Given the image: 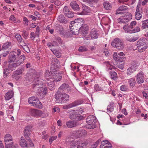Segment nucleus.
Instances as JSON below:
<instances>
[{"mask_svg":"<svg viewBox=\"0 0 148 148\" xmlns=\"http://www.w3.org/2000/svg\"><path fill=\"white\" fill-rule=\"evenodd\" d=\"M15 38L17 39L18 42L21 41L23 40L21 36L19 34H16L15 36Z\"/></svg>","mask_w":148,"mask_h":148,"instance_id":"nucleus-59","label":"nucleus"},{"mask_svg":"<svg viewBox=\"0 0 148 148\" xmlns=\"http://www.w3.org/2000/svg\"><path fill=\"white\" fill-rule=\"evenodd\" d=\"M140 3H138L137 5L135 14V18L137 20H139L142 17V9L140 8Z\"/></svg>","mask_w":148,"mask_h":148,"instance_id":"nucleus-7","label":"nucleus"},{"mask_svg":"<svg viewBox=\"0 0 148 148\" xmlns=\"http://www.w3.org/2000/svg\"><path fill=\"white\" fill-rule=\"evenodd\" d=\"M52 62H53V64L51 67V70H52V69H53V66H55V64L56 65L57 64H58L59 63V61L56 58L53 59L52 60Z\"/></svg>","mask_w":148,"mask_h":148,"instance_id":"nucleus-44","label":"nucleus"},{"mask_svg":"<svg viewBox=\"0 0 148 148\" xmlns=\"http://www.w3.org/2000/svg\"><path fill=\"white\" fill-rule=\"evenodd\" d=\"M126 39L127 40L130 42H134L137 40L138 38L136 37L127 36Z\"/></svg>","mask_w":148,"mask_h":148,"instance_id":"nucleus-43","label":"nucleus"},{"mask_svg":"<svg viewBox=\"0 0 148 148\" xmlns=\"http://www.w3.org/2000/svg\"><path fill=\"white\" fill-rule=\"evenodd\" d=\"M128 9L127 6L124 5L121 6L116 10V14H123L127 11Z\"/></svg>","mask_w":148,"mask_h":148,"instance_id":"nucleus-9","label":"nucleus"},{"mask_svg":"<svg viewBox=\"0 0 148 148\" xmlns=\"http://www.w3.org/2000/svg\"><path fill=\"white\" fill-rule=\"evenodd\" d=\"M20 145L23 148H25L27 147V144L25 140H23V141H20Z\"/></svg>","mask_w":148,"mask_h":148,"instance_id":"nucleus-47","label":"nucleus"},{"mask_svg":"<svg viewBox=\"0 0 148 148\" xmlns=\"http://www.w3.org/2000/svg\"><path fill=\"white\" fill-rule=\"evenodd\" d=\"M80 28L77 27V26L75 27L74 29L70 30L71 33L74 35H76L78 34V32Z\"/></svg>","mask_w":148,"mask_h":148,"instance_id":"nucleus-46","label":"nucleus"},{"mask_svg":"<svg viewBox=\"0 0 148 148\" xmlns=\"http://www.w3.org/2000/svg\"><path fill=\"white\" fill-rule=\"evenodd\" d=\"M95 90L96 91H100L103 90V87L102 86H100L98 84H95L94 86Z\"/></svg>","mask_w":148,"mask_h":148,"instance_id":"nucleus-45","label":"nucleus"},{"mask_svg":"<svg viewBox=\"0 0 148 148\" xmlns=\"http://www.w3.org/2000/svg\"><path fill=\"white\" fill-rule=\"evenodd\" d=\"M136 79L138 84L143 83L145 80L144 75L143 72L142 71L138 73L136 77Z\"/></svg>","mask_w":148,"mask_h":148,"instance_id":"nucleus-8","label":"nucleus"},{"mask_svg":"<svg viewBox=\"0 0 148 148\" xmlns=\"http://www.w3.org/2000/svg\"><path fill=\"white\" fill-rule=\"evenodd\" d=\"M148 27V20L147 19L143 21L141 28L144 29Z\"/></svg>","mask_w":148,"mask_h":148,"instance_id":"nucleus-42","label":"nucleus"},{"mask_svg":"<svg viewBox=\"0 0 148 148\" xmlns=\"http://www.w3.org/2000/svg\"><path fill=\"white\" fill-rule=\"evenodd\" d=\"M148 45H142L137 46L138 50L140 52H142L144 51L145 49L147 48Z\"/></svg>","mask_w":148,"mask_h":148,"instance_id":"nucleus-37","label":"nucleus"},{"mask_svg":"<svg viewBox=\"0 0 148 148\" xmlns=\"http://www.w3.org/2000/svg\"><path fill=\"white\" fill-rule=\"evenodd\" d=\"M102 140V138H99L96 142L91 144L90 147L88 148H96Z\"/></svg>","mask_w":148,"mask_h":148,"instance_id":"nucleus-32","label":"nucleus"},{"mask_svg":"<svg viewBox=\"0 0 148 148\" xmlns=\"http://www.w3.org/2000/svg\"><path fill=\"white\" fill-rule=\"evenodd\" d=\"M132 18V15L130 14L129 16L126 15L124 17H121L119 18V23L127 22Z\"/></svg>","mask_w":148,"mask_h":148,"instance_id":"nucleus-14","label":"nucleus"},{"mask_svg":"<svg viewBox=\"0 0 148 148\" xmlns=\"http://www.w3.org/2000/svg\"><path fill=\"white\" fill-rule=\"evenodd\" d=\"M135 71H136L132 67L130 66V67L128 68L127 69V75H130Z\"/></svg>","mask_w":148,"mask_h":148,"instance_id":"nucleus-48","label":"nucleus"},{"mask_svg":"<svg viewBox=\"0 0 148 148\" xmlns=\"http://www.w3.org/2000/svg\"><path fill=\"white\" fill-rule=\"evenodd\" d=\"M22 32L23 33V34L22 35V36L24 37L26 39L29 35L28 32L25 30H23Z\"/></svg>","mask_w":148,"mask_h":148,"instance_id":"nucleus-64","label":"nucleus"},{"mask_svg":"<svg viewBox=\"0 0 148 148\" xmlns=\"http://www.w3.org/2000/svg\"><path fill=\"white\" fill-rule=\"evenodd\" d=\"M83 21V19L82 18H78L76 19L73 21L71 22V23L72 24H74L75 26H77V27L81 28L82 25L83 24L82 22Z\"/></svg>","mask_w":148,"mask_h":148,"instance_id":"nucleus-11","label":"nucleus"},{"mask_svg":"<svg viewBox=\"0 0 148 148\" xmlns=\"http://www.w3.org/2000/svg\"><path fill=\"white\" fill-rule=\"evenodd\" d=\"M107 112H111L114 110L113 106H108L107 108Z\"/></svg>","mask_w":148,"mask_h":148,"instance_id":"nucleus-60","label":"nucleus"},{"mask_svg":"<svg viewBox=\"0 0 148 148\" xmlns=\"http://www.w3.org/2000/svg\"><path fill=\"white\" fill-rule=\"evenodd\" d=\"M50 81L49 82H47L46 83L47 86L50 90H53L55 88L54 82L52 79H51Z\"/></svg>","mask_w":148,"mask_h":148,"instance_id":"nucleus-21","label":"nucleus"},{"mask_svg":"<svg viewBox=\"0 0 148 148\" xmlns=\"http://www.w3.org/2000/svg\"><path fill=\"white\" fill-rule=\"evenodd\" d=\"M106 63L108 69L112 70L114 69V66H113L111 65L110 62H106Z\"/></svg>","mask_w":148,"mask_h":148,"instance_id":"nucleus-56","label":"nucleus"},{"mask_svg":"<svg viewBox=\"0 0 148 148\" xmlns=\"http://www.w3.org/2000/svg\"><path fill=\"white\" fill-rule=\"evenodd\" d=\"M43 79H41V77L38 75H36L34 77V79L33 81L34 83V87L38 85H42L43 84Z\"/></svg>","mask_w":148,"mask_h":148,"instance_id":"nucleus-6","label":"nucleus"},{"mask_svg":"<svg viewBox=\"0 0 148 148\" xmlns=\"http://www.w3.org/2000/svg\"><path fill=\"white\" fill-rule=\"evenodd\" d=\"M128 83L130 86L132 88L136 84L135 79L132 78L128 79Z\"/></svg>","mask_w":148,"mask_h":148,"instance_id":"nucleus-29","label":"nucleus"},{"mask_svg":"<svg viewBox=\"0 0 148 148\" xmlns=\"http://www.w3.org/2000/svg\"><path fill=\"white\" fill-rule=\"evenodd\" d=\"M101 144L103 146V148H112V145L107 140H103L101 143Z\"/></svg>","mask_w":148,"mask_h":148,"instance_id":"nucleus-23","label":"nucleus"},{"mask_svg":"<svg viewBox=\"0 0 148 148\" xmlns=\"http://www.w3.org/2000/svg\"><path fill=\"white\" fill-rule=\"evenodd\" d=\"M56 31L60 34L61 35H63L64 34L63 29L61 25H57L55 28Z\"/></svg>","mask_w":148,"mask_h":148,"instance_id":"nucleus-25","label":"nucleus"},{"mask_svg":"<svg viewBox=\"0 0 148 148\" xmlns=\"http://www.w3.org/2000/svg\"><path fill=\"white\" fill-rule=\"evenodd\" d=\"M45 77L47 80H48L51 77L50 75V73L48 70L46 71L45 73Z\"/></svg>","mask_w":148,"mask_h":148,"instance_id":"nucleus-53","label":"nucleus"},{"mask_svg":"<svg viewBox=\"0 0 148 148\" xmlns=\"http://www.w3.org/2000/svg\"><path fill=\"white\" fill-rule=\"evenodd\" d=\"M89 36L92 39L97 38L98 36L97 31L95 29H93L91 30Z\"/></svg>","mask_w":148,"mask_h":148,"instance_id":"nucleus-16","label":"nucleus"},{"mask_svg":"<svg viewBox=\"0 0 148 148\" xmlns=\"http://www.w3.org/2000/svg\"><path fill=\"white\" fill-rule=\"evenodd\" d=\"M108 88H107V87H106V88H105V90L107 91H109L110 90H112L111 85L112 84L111 82L110 81H108Z\"/></svg>","mask_w":148,"mask_h":148,"instance_id":"nucleus-55","label":"nucleus"},{"mask_svg":"<svg viewBox=\"0 0 148 148\" xmlns=\"http://www.w3.org/2000/svg\"><path fill=\"white\" fill-rule=\"evenodd\" d=\"M62 93L61 92L58 91L55 94V98L56 100V102L60 103V101L62 102Z\"/></svg>","mask_w":148,"mask_h":148,"instance_id":"nucleus-22","label":"nucleus"},{"mask_svg":"<svg viewBox=\"0 0 148 148\" xmlns=\"http://www.w3.org/2000/svg\"><path fill=\"white\" fill-rule=\"evenodd\" d=\"M70 5L71 8L74 10L78 11L79 10V7L76 1H73L71 2Z\"/></svg>","mask_w":148,"mask_h":148,"instance_id":"nucleus-19","label":"nucleus"},{"mask_svg":"<svg viewBox=\"0 0 148 148\" xmlns=\"http://www.w3.org/2000/svg\"><path fill=\"white\" fill-rule=\"evenodd\" d=\"M82 27V34L84 35L87 34L88 32L89 27L87 25H84Z\"/></svg>","mask_w":148,"mask_h":148,"instance_id":"nucleus-28","label":"nucleus"},{"mask_svg":"<svg viewBox=\"0 0 148 148\" xmlns=\"http://www.w3.org/2000/svg\"><path fill=\"white\" fill-rule=\"evenodd\" d=\"M78 134L79 136L82 137L86 134V131L84 130H82L81 131H78Z\"/></svg>","mask_w":148,"mask_h":148,"instance_id":"nucleus-54","label":"nucleus"},{"mask_svg":"<svg viewBox=\"0 0 148 148\" xmlns=\"http://www.w3.org/2000/svg\"><path fill=\"white\" fill-rule=\"evenodd\" d=\"M74 111H75L76 112L77 114H80L83 113L84 112V110L83 109L81 108H80L79 109L78 108L76 110H74Z\"/></svg>","mask_w":148,"mask_h":148,"instance_id":"nucleus-58","label":"nucleus"},{"mask_svg":"<svg viewBox=\"0 0 148 148\" xmlns=\"http://www.w3.org/2000/svg\"><path fill=\"white\" fill-rule=\"evenodd\" d=\"M3 73L4 74L3 77L4 78H5L9 74V72L8 69H5L4 70Z\"/></svg>","mask_w":148,"mask_h":148,"instance_id":"nucleus-62","label":"nucleus"},{"mask_svg":"<svg viewBox=\"0 0 148 148\" xmlns=\"http://www.w3.org/2000/svg\"><path fill=\"white\" fill-rule=\"evenodd\" d=\"M111 45L113 47H116L117 49L119 50H122L124 48L122 41L118 38H115L113 40Z\"/></svg>","mask_w":148,"mask_h":148,"instance_id":"nucleus-2","label":"nucleus"},{"mask_svg":"<svg viewBox=\"0 0 148 148\" xmlns=\"http://www.w3.org/2000/svg\"><path fill=\"white\" fill-rule=\"evenodd\" d=\"M18 66L16 63H10L8 66L9 70L11 71L14 69Z\"/></svg>","mask_w":148,"mask_h":148,"instance_id":"nucleus-35","label":"nucleus"},{"mask_svg":"<svg viewBox=\"0 0 148 148\" xmlns=\"http://www.w3.org/2000/svg\"><path fill=\"white\" fill-rule=\"evenodd\" d=\"M120 88L121 91H126L128 90L127 86L125 85H123L121 86L120 87Z\"/></svg>","mask_w":148,"mask_h":148,"instance_id":"nucleus-63","label":"nucleus"},{"mask_svg":"<svg viewBox=\"0 0 148 148\" xmlns=\"http://www.w3.org/2000/svg\"><path fill=\"white\" fill-rule=\"evenodd\" d=\"M13 92L12 91H9L5 94V99L7 100L11 99L13 97Z\"/></svg>","mask_w":148,"mask_h":148,"instance_id":"nucleus-30","label":"nucleus"},{"mask_svg":"<svg viewBox=\"0 0 148 148\" xmlns=\"http://www.w3.org/2000/svg\"><path fill=\"white\" fill-rule=\"evenodd\" d=\"M9 20L15 23H19L21 21L18 19H16V18L14 15H11L9 18Z\"/></svg>","mask_w":148,"mask_h":148,"instance_id":"nucleus-36","label":"nucleus"},{"mask_svg":"<svg viewBox=\"0 0 148 148\" xmlns=\"http://www.w3.org/2000/svg\"><path fill=\"white\" fill-rule=\"evenodd\" d=\"M146 40L145 38H141L137 42V46L148 45V43L146 42Z\"/></svg>","mask_w":148,"mask_h":148,"instance_id":"nucleus-17","label":"nucleus"},{"mask_svg":"<svg viewBox=\"0 0 148 148\" xmlns=\"http://www.w3.org/2000/svg\"><path fill=\"white\" fill-rule=\"evenodd\" d=\"M88 50V48L85 46H82L79 47L78 51L79 52H85Z\"/></svg>","mask_w":148,"mask_h":148,"instance_id":"nucleus-51","label":"nucleus"},{"mask_svg":"<svg viewBox=\"0 0 148 148\" xmlns=\"http://www.w3.org/2000/svg\"><path fill=\"white\" fill-rule=\"evenodd\" d=\"M30 112L31 115L36 117L39 116L44 118L48 115L47 114H45L42 111L36 109L30 110Z\"/></svg>","mask_w":148,"mask_h":148,"instance_id":"nucleus-4","label":"nucleus"},{"mask_svg":"<svg viewBox=\"0 0 148 148\" xmlns=\"http://www.w3.org/2000/svg\"><path fill=\"white\" fill-rule=\"evenodd\" d=\"M69 96L65 93H62V102L63 101H65L66 102L68 101L69 100Z\"/></svg>","mask_w":148,"mask_h":148,"instance_id":"nucleus-39","label":"nucleus"},{"mask_svg":"<svg viewBox=\"0 0 148 148\" xmlns=\"http://www.w3.org/2000/svg\"><path fill=\"white\" fill-rule=\"evenodd\" d=\"M51 2L54 3L56 5H59L60 4V2L58 0H51Z\"/></svg>","mask_w":148,"mask_h":148,"instance_id":"nucleus-61","label":"nucleus"},{"mask_svg":"<svg viewBox=\"0 0 148 148\" xmlns=\"http://www.w3.org/2000/svg\"><path fill=\"white\" fill-rule=\"evenodd\" d=\"M103 5L105 9L107 10H110L112 7L111 3L107 1L104 2Z\"/></svg>","mask_w":148,"mask_h":148,"instance_id":"nucleus-41","label":"nucleus"},{"mask_svg":"<svg viewBox=\"0 0 148 148\" xmlns=\"http://www.w3.org/2000/svg\"><path fill=\"white\" fill-rule=\"evenodd\" d=\"M37 98L35 97H32L29 98L28 99V102L29 104L32 106H34V104L35 103L36 100Z\"/></svg>","mask_w":148,"mask_h":148,"instance_id":"nucleus-31","label":"nucleus"},{"mask_svg":"<svg viewBox=\"0 0 148 148\" xmlns=\"http://www.w3.org/2000/svg\"><path fill=\"white\" fill-rule=\"evenodd\" d=\"M12 138L11 136L9 134H6L5 136L4 141L5 145L7 144H9L8 142L10 141H12Z\"/></svg>","mask_w":148,"mask_h":148,"instance_id":"nucleus-33","label":"nucleus"},{"mask_svg":"<svg viewBox=\"0 0 148 148\" xmlns=\"http://www.w3.org/2000/svg\"><path fill=\"white\" fill-rule=\"evenodd\" d=\"M11 44L10 42H8L4 43L2 46V48L6 49L10 47Z\"/></svg>","mask_w":148,"mask_h":148,"instance_id":"nucleus-50","label":"nucleus"},{"mask_svg":"<svg viewBox=\"0 0 148 148\" xmlns=\"http://www.w3.org/2000/svg\"><path fill=\"white\" fill-rule=\"evenodd\" d=\"M58 20L61 23L66 24L67 23L66 19L65 18L64 15L62 14H60L58 16Z\"/></svg>","mask_w":148,"mask_h":148,"instance_id":"nucleus-26","label":"nucleus"},{"mask_svg":"<svg viewBox=\"0 0 148 148\" xmlns=\"http://www.w3.org/2000/svg\"><path fill=\"white\" fill-rule=\"evenodd\" d=\"M21 52L20 49H18L17 52L14 51L11 52L9 55L8 61L12 62L16 60L19 55H21Z\"/></svg>","mask_w":148,"mask_h":148,"instance_id":"nucleus-3","label":"nucleus"},{"mask_svg":"<svg viewBox=\"0 0 148 148\" xmlns=\"http://www.w3.org/2000/svg\"><path fill=\"white\" fill-rule=\"evenodd\" d=\"M87 145L86 143L81 140L73 141L70 147L71 148H86Z\"/></svg>","mask_w":148,"mask_h":148,"instance_id":"nucleus-1","label":"nucleus"},{"mask_svg":"<svg viewBox=\"0 0 148 148\" xmlns=\"http://www.w3.org/2000/svg\"><path fill=\"white\" fill-rule=\"evenodd\" d=\"M83 102V101L82 100H77L68 105L63 106V108L64 109H67L72 108L82 104Z\"/></svg>","mask_w":148,"mask_h":148,"instance_id":"nucleus-5","label":"nucleus"},{"mask_svg":"<svg viewBox=\"0 0 148 148\" xmlns=\"http://www.w3.org/2000/svg\"><path fill=\"white\" fill-rule=\"evenodd\" d=\"M139 65V63L136 61L132 62L131 63V67L135 71L138 69Z\"/></svg>","mask_w":148,"mask_h":148,"instance_id":"nucleus-27","label":"nucleus"},{"mask_svg":"<svg viewBox=\"0 0 148 148\" xmlns=\"http://www.w3.org/2000/svg\"><path fill=\"white\" fill-rule=\"evenodd\" d=\"M113 58L116 62H123L125 58L123 57H121L117 53H115L113 55Z\"/></svg>","mask_w":148,"mask_h":148,"instance_id":"nucleus-15","label":"nucleus"},{"mask_svg":"<svg viewBox=\"0 0 148 148\" xmlns=\"http://www.w3.org/2000/svg\"><path fill=\"white\" fill-rule=\"evenodd\" d=\"M32 127L29 125L26 126L24 130V136L26 139H28L31 131Z\"/></svg>","mask_w":148,"mask_h":148,"instance_id":"nucleus-13","label":"nucleus"},{"mask_svg":"<svg viewBox=\"0 0 148 148\" xmlns=\"http://www.w3.org/2000/svg\"><path fill=\"white\" fill-rule=\"evenodd\" d=\"M70 86L69 85L66 83L62 84L59 88L58 90L62 91H66L68 90V88H69Z\"/></svg>","mask_w":148,"mask_h":148,"instance_id":"nucleus-20","label":"nucleus"},{"mask_svg":"<svg viewBox=\"0 0 148 148\" xmlns=\"http://www.w3.org/2000/svg\"><path fill=\"white\" fill-rule=\"evenodd\" d=\"M66 124L68 128H71L73 127L76 126L79 124L78 123V122L71 121H69L66 122Z\"/></svg>","mask_w":148,"mask_h":148,"instance_id":"nucleus-18","label":"nucleus"},{"mask_svg":"<svg viewBox=\"0 0 148 148\" xmlns=\"http://www.w3.org/2000/svg\"><path fill=\"white\" fill-rule=\"evenodd\" d=\"M52 51L58 58H60L61 56V54L58 51L55 49H51Z\"/></svg>","mask_w":148,"mask_h":148,"instance_id":"nucleus-49","label":"nucleus"},{"mask_svg":"<svg viewBox=\"0 0 148 148\" xmlns=\"http://www.w3.org/2000/svg\"><path fill=\"white\" fill-rule=\"evenodd\" d=\"M111 78L115 80L117 78V75L116 73L113 71H111L109 72Z\"/></svg>","mask_w":148,"mask_h":148,"instance_id":"nucleus-34","label":"nucleus"},{"mask_svg":"<svg viewBox=\"0 0 148 148\" xmlns=\"http://www.w3.org/2000/svg\"><path fill=\"white\" fill-rule=\"evenodd\" d=\"M19 42L20 43L19 44L20 46L23 47L24 50H25V49H28L27 46L26 45V44L24 42L23 40Z\"/></svg>","mask_w":148,"mask_h":148,"instance_id":"nucleus-52","label":"nucleus"},{"mask_svg":"<svg viewBox=\"0 0 148 148\" xmlns=\"http://www.w3.org/2000/svg\"><path fill=\"white\" fill-rule=\"evenodd\" d=\"M18 146L17 144H14L13 142H11L10 143L7 144L5 145V147L6 148H17Z\"/></svg>","mask_w":148,"mask_h":148,"instance_id":"nucleus-40","label":"nucleus"},{"mask_svg":"<svg viewBox=\"0 0 148 148\" xmlns=\"http://www.w3.org/2000/svg\"><path fill=\"white\" fill-rule=\"evenodd\" d=\"M82 11L80 13L78 12V14L80 15L87 14L90 12V8L85 5H82Z\"/></svg>","mask_w":148,"mask_h":148,"instance_id":"nucleus-12","label":"nucleus"},{"mask_svg":"<svg viewBox=\"0 0 148 148\" xmlns=\"http://www.w3.org/2000/svg\"><path fill=\"white\" fill-rule=\"evenodd\" d=\"M123 29L124 30L125 32L126 33H132V30H130L129 28H127V27L126 26L123 27Z\"/></svg>","mask_w":148,"mask_h":148,"instance_id":"nucleus-57","label":"nucleus"},{"mask_svg":"<svg viewBox=\"0 0 148 148\" xmlns=\"http://www.w3.org/2000/svg\"><path fill=\"white\" fill-rule=\"evenodd\" d=\"M25 58V57L24 55H22L18 58L16 63L18 66L23 63V61Z\"/></svg>","mask_w":148,"mask_h":148,"instance_id":"nucleus-24","label":"nucleus"},{"mask_svg":"<svg viewBox=\"0 0 148 148\" xmlns=\"http://www.w3.org/2000/svg\"><path fill=\"white\" fill-rule=\"evenodd\" d=\"M86 122L89 125L94 124L97 121L96 118L93 115L88 116L86 119Z\"/></svg>","mask_w":148,"mask_h":148,"instance_id":"nucleus-10","label":"nucleus"},{"mask_svg":"<svg viewBox=\"0 0 148 148\" xmlns=\"http://www.w3.org/2000/svg\"><path fill=\"white\" fill-rule=\"evenodd\" d=\"M34 104V106L36 108L41 109L42 108V105L41 103L39 101V99H37L36 100V101Z\"/></svg>","mask_w":148,"mask_h":148,"instance_id":"nucleus-38","label":"nucleus"}]
</instances>
